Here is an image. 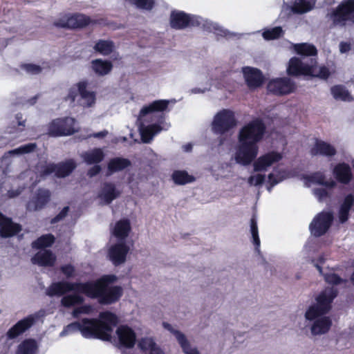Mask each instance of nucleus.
<instances>
[{"label": "nucleus", "instance_id": "obj_50", "mask_svg": "<svg viewBox=\"0 0 354 354\" xmlns=\"http://www.w3.org/2000/svg\"><path fill=\"white\" fill-rule=\"evenodd\" d=\"M130 3L142 9L150 10L152 8L154 0H128Z\"/></svg>", "mask_w": 354, "mask_h": 354}, {"label": "nucleus", "instance_id": "obj_30", "mask_svg": "<svg viewBox=\"0 0 354 354\" xmlns=\"http://www.w3.org/2000/svg\"><path fill=\"white\" fill-rule=\"evenodd\" d=\"M354 205V196L348 194L340 205L338 213L339 221L344 223L348 219V214Z\"/></svg>", "mask_w": 354, "mask_h": 354}, {"label": "nucleus", "instance_id": "obj_37", "mask_svg": "<svg viewBox=\"0 0 354 354\" xmlns=\"http://www.w3.org/2000/svg\"><path fill=\"white\" fill-rule=\"evenodd\" d=\"M68 28H81L86 26L91 21L90 18L84 15L75 14L69 15Z\"/></svg>", "mask_w": 354, "mask_h": 354}, {"label": "nucleus", "instance_id": "obj_25", "mask_svg": "<svg viewBox=\"0 0 354 354\" xmlns=\"http://www.w3.org/2000/svg\"><path fill=\"white\" fill-rule=\"evenodd\" d=\"M20 230L21 227L18 224L12 223L0 213V236L1 237L12 236Z\"/></svg>", "mask_w": 354, "mask_h": 354}, {"label": "nucleus", "instance_id": "obj_16", "mask_svg": "<svg viewBox=\"0 0 354 354\" xmlns=\"http://www.w3.org/2000/svg\"><path fill=\"white\" fill-rule=\"evenodd\" d=\"M333 214L329 212L319 214L310 225L311 233L315 236L324 234L329 228L333 221Z\"/></svg>", "mask_w": 354, "mask_h": 354}, {"label": "nucleus", "instance_id": "obj_23", "mask_svg": "<svg viewBox=\"0 0 354 354\" xmlns=\"http://www.w3.org/2000/svg\"><path fill=\"white\" fill-rule=\"evenodd\" d=\"M310 153L312 156H333L336 153V150L330 144L321 140H316L310 147Z\"/></svg>", "mask_w": 354, "mask_h": 354}, {"label": "nucleus", "instance_id": "obj_41", "mask_svg": "<svg viewBox=\"0 0 354 354\" xmlns=\"http://www.w3.org/2000/svg\"><path fill=\"white\" fill-rule=\"evenodd\" d=\"M172 179L178 185H185L195 180L194 176L189 175L185 171H175L172 174Z\"/></svg>", "mask_w": 354, "mask_h": 354}, {"label": "nucleus", "instance_id": "obj_13", "mask_svg": "<svg viewBox=\"0 0 354 354\" xmlns=\"http://www.w3.org/2000/svg\"><path fill=\"white\" fill-rule=\"evenodd\" d=\"M137 339L134 330L127 325H121L116 329L115 339L119 346L131 348L134 346Z\"/></svg>", "mask_w": 354, "mask_h": 354}, {"label": "nucleus", "instance_id": "obj_54", "mask_svg": "<svg viewBox=\"0 0 354 354\" xmlns=\"http://www.w3.org/2000/svg\"><path fill=\"white\" fill-rule=\"evenodd\" d=\"M69 15H64L54 22V25L60 28H68Z\"/></svg>", "mask_w": 354, "mask_h": 354}, {"label": "nucleus", "instance_id": "obj_27", "mask_svg": "<svg viewBox=\"0 0 354 354\" xmlns=\"http://www.w3.org/2000/svg\"><path fill=\"white\" fill-rule=\"evenodd\" d=\"M131 231L130 221L127 218H123L117 221L111 229L113 235L120 241H124Z\"/></svg>", "mask_w": 354, "mask_h": 354}, {"label": "nucleus", "instance_id": "obj_28", "mask_svg": "<svg viewBox=\"0 0 354 354\" xmlns=\"http://www.w3.org/2000/svg\"><path fill=\"white\" fill-rule=\"evenodd\" d=\"M304 183L306 187L314 184L325 185L327 188H333L336 183L333 180L326 181L324 175L321 172H317L304 177Z\"/></svg>", "mask_w": 354, "mask_h": 354}, {"label": "nucleus", "instance_id": "obj_17", "mask_svg": "<svg viewBox=\"0 0 354 354\" xmlns=\"http://www.w3.org/2000/svg\"><path fill=\"white\" fill-rule=\"evenodd\" d=\"M170 24L172 28L182 29L188 26L200 24L198 17L189 16L181 11H174L171 13Z\"/></svg>", "mask_w": 354, "mask_h": 354}, {"label": "nucleus", "instance_id": "obj_55", "mask_svg": "<svg viewBox=\"0 0 354 354\" xmlns=\"http://www.w3.org/2000/svg\"><path fill=\"white\" fill-rule=\"evenodd\" d=\"M62 272L66 275V277L69 278L74 274V268L71 265L64 266L61 268Z\"/></svg>", "mask_w": 354, "mask_h": 354}, {"label": "nucleus", "instance_id": "obj_46", "mask_svg": "<svg viewBox=\"0 0 354 354\" xmlns=\"http://www.w3.org/2000/svg\"><path fill=\"white\" fill-rule=\"evenodd\" d=\"M250 232L252 234L253 243L255 245L256 249L258 250L260 246V239L259 237L257 222L254 216H253L250 221Z\"/></svg>", "mask_w": 354, "mask_h": 354}, {"label": "nucleus", "instance_id": "obj_34", "mask_svg": "<svg viewBox=\"0 0 354 354\" xmlns=\"http://www.w3.org/2000/svg\"><path fill=\"white\" fill-rule=\"evenodd\" d=\"M162 128L158 124H151L148 126L141 125L140 132L142 140L144 142H149L153 137L160 132Z\"/></svg>", "mask_w": 354, "mask_h": 354}, {"label": "nucleus", "instance_id": "obj_32", "mask_svg": "<svg viewBox=\"0 0 354 354\" xmlns=\"http://www.w3.org/2000/svg\"><path fill=\"white\" fill-rule=\"evenodd\" d=\"M131 162L128 159L123 158H115L109 160L108 163L107 175H111L115 172L122 171L128 167Z\"/></svg>", "mask_w": 354, "mask_h": 354}, {"label": "nucleus", "instance_id": "obj_1", "mask_svg": "<svg viewBox=\"0 0 354 354\" xmlns=\"http://www.w3.org/2000/svg\"><path fill=\"white\" fill-rule=\"evenodd\" d=\"M115 279L114 275H106L97 281L86 283L55 282L46 289V295L50 297L61 296L68 292L75 291L91 298H98L100 304H109L118 301L122 295L120 287L109 286Z\"/></svg>", "mask_w": 354, "mask_h": 354}, {"label": "nucleus", "instance_id": "obj_7", "mask_svg": "<svg viewBox=\"0 0 354 354\" xmlns=\"http://www.w3.org/2000/svg\"><path fill=\"white\" fill-rule=\"evenodd\" d=\"M236 125L234 113L230 109H223L218 112L212 121V131L223 134Z\"/></svg>", "mask_w": 354, "mask_h": 354}, {"label": "nucleus", "instance_id": "obj_8", "mask_svg": "<svg viewBox=\"0 0 354 354\" xmlns=\"http://www.w3.org/2000/svg\"><path fill=\"white\" fill-rule=\"evenodd\" d=\"M233 158L237 164L246 166L250 165L257 157L259 152L257 145L239 142Z\"/></svg>", "mask_w": 354, "mask_h": 354}, {"label": "nucleus", "instance_id": "obj_63", "mask_svg": "<svg viewBox=\"0 0 354 354\" xmlns=\"http://www.w3.org/2000/svg\"><path fill=\"white\" fill-rule=\"evenodd\" d=\"M183 147V149L185 151H189L191 150L192 146L191 144H187V145H184Z\"/></svg>", "mask_w": 354, "mask_h": 354}, {"label": "nucleus", "instance_id": "obj_31", "mask_svg": "<svg viewBox=\"0 0 354 354\" xmlns=\"http://www.w3.org/2000/svg\"><path fill=\"white\" fill-rule=\"evenodd\" d=\"M82 158L88 165L97 164L104 158V153L102 149L95 148L81 154Z\"/></svg>", "mask_w": 354, "mask_h": 354}, {"label": "nucleus", "instance_id": "obj_62", "mask_svg": "<svg viewBox=\"0 0 354 354\" xmlns=\"http://www.w3.org/2000/svg\"><path fill=\"white\" fill-rule=\"evenodd\" d=\"M209 88H205V89H203V90H201L200 88H193L192 90V92L194 93H204L205 91L208 90Z\"/></svg>", "mask_w": 354, "mask_h": 354}, {"label": "nucleus", "instance_id": "obj_10", "mask_svg": "<svg viewBox=\"0 0 354 354\" xmlns=\"http://www.w3.org/2000/svg\"><path fill=\"white\" fill-rule=\"evenodd\" d=\"M87 83L86 82H80L73 85L69 90L67 99L72 102L75 101L77 94L81 97L80 104L83 106H91L95 102V95L93 91L87 90Z\"/></svg>", "mask_w": 354, "mask_h": 354}, {"label": "nucleus", "instance_id": "obj_26", "mask_svg": "<svg viewBox=\"0 0 354 354\" xmlns=\"http://www.w3.org/2000/svg\"><path fill=\"white\" fill-rule=\"evenodd\" d=\"M55 260V255L49 250H40L31 259L32 263L40 266H52Z\"/></svg>", "mask_w": 354, "mask_h": 354}, {"label": "nucleus", "instance_id": "obj_51", "mask_svg": "<svg viewBox=\"0 0 354 354\" xmlns=\"http://www.w3.org/2000/svg\"><path fill=\"white\" fill-rule=\"evenodd\" d=\"M327 189L328 188L326 187V188H317L313 189V194L319 201H324L328 198L329 194Z\"/></svg>", "mask_w": 354, "mask_h": 354}, {"label": "nucleus", "instance_id": "obj_29", "mask_svg": "<svg viewBox=\"0 0 354 354\" xmlns=\"http://www.w3.org/2000/svg\"><path fill=\"white\" fill-rule=\"evenodd\" d=\"M169 102V100H156L149 105L143 106L140 110V116L144 117L149 113H162L166 110Z\"/></svg>", "mask_w": 354, "mask_h": 354}, {"label": "nucleus", "instance_id": "obj_60", "mask_svg": "<svg viewBox=\"0 0 354 354\" xmlns=\"http://www.w3.org/2000/svg\"><path fill=\"white\" fill-rule=\"evenodd\" d=\"M16 120L18 123L19 130H20V131L24 129V127H25V120H22L21 115H19V114H17L16 115Z\"/></svg>", "mask_w": 354, "mask_h": 354}, {"label": "nucleus", "instance_id": "obj_48", "mask_svg": "<svg viewBox=\"0 0 354 354\" xmlns=\"http://www.w3.org/2000/svg\"><path fill=\"white\" fill-rule=\"evenodd\" d=\"M22 70L25 71L26 73L30 75H37L42 71L43 68L34 64H24L21 66Z\"/></svg>", "mask_w": 354, "mask_h": 354}, {"label": "nucleus", "instance_id": "obj_40", "mask_svg": "<svg viewBox=\"0 0 354 354\" xmlns=\"http://www.w3.org/2000/svg\"><path fill=\"white\" fill-rule=\"evenodd\" d=\"M331 93L333 97L337 100L351 101L352 96L349 92L342 86H335L331 88Z\"/></svg>", "mask_w": 354, "mask_h": 354}, {"label": "nucleus", "instance_id": "obj_43", "mask_svg": "<svg viewBox=\"0 0 354 354\" xmlns=\"http://www.w3.org/2000/svg\"><path fill=\"white\" fill-rule=\"evenodd\" d=\"M55 241V237L51 234H46L39 237L37 241L32 243V247L35 248H43L50 246Z\"/></svg>", "mask_w": 354, "mask_h": 354}, {"label": "nucleus", "instance_id": "obj_15", "mask_svg": "<svg viewBox=\"0 0 354 354\" xmlns=\"http://www.w3.org/2000/svg\"><path fill=\"white\" fill-rule=\"evenodd\" d=\"M283 158L281 153L270 151L260 156L253 162V168L255 171H266Z\"/></svg>", "mask_w": 354, "mask_h": 354}, {"label": "nucleus", "instance_id": "obj_53", "mask_svg": "<svg viewBox=\"0 0 354 354\" xmlns=\"http://www.w3.org/2000/svg\"><path fill=\"white\" fill-rule=\"evenodd\" d=\"M210 26L212 28H210V30H214L216 34L221 36H227L229 32L227 30L223 29L222 27H221L218 24L216 23L211 22Z\"/></svg>", "mask_w": 354, "mask_h": 354}, {"label": "nucleus", "instance_id": "obj_12", "mask_svg": "<svg viewBox=\"0 0 354 354\" xmlns=\"http://www.w3.org/2000/svg\"><path fill=\"white\" fill-rule=\"evenodd\" d=\"M75 167V162L70 160L59 165L45 164L40 166V169L39 168L37 169L39 170L42 176L54 173L57 177H65L71 173Z\"/></svg>", "mask_w": 354, "mask_h": 354}, {"label": "nucleus", "instance_id": "obj_33", "mask_svg": "<svg viewBox=\"0 0 354 354\" xmlns=\"http://www.w3.org/2000/svg\"><path fill=\"white\" fill-rule=\"evenodd\" d=\"M291 175L286 171H281L278 168H274L272 171L269 174L268 176V183L270 185V187H268L269 192L271 191V188L275 185L278 184L281 181L290 178Z\"/></svg>", "mask_w": 354, "mask_h": 354}, {"label": "nucleus", "instance_id": "obj_9", "mask_svg": "<svg viewBox=\"0 0 354 354\" xmlns=\"http://www.w3.org/2000/svg\"><path fill=\"white\" fill-rule=\"evenodd\" d=\"M77 130L75 121L72 118L56 119L48 126V133L53 136H69Z\"/></svg>", "mask_w": 354, "mask_h": 354}, {"label": "nucleus", "instance_id": "obj_18", "mask_svg": "<svg viewBox=\"0 0 354 354\" xmlns=\"http://www.w3.org/2000/svg\"><path fill=\"white\" fill-rule=\"evenodd\" d=\"M296 88L295 83L290 78H277L268 84V90L275 95H286Z\"/></svg>", "mask_w": 354, "mask_h": 354}, {"label": "nucleus", "instance_id": "obj_38", "mask_svg": "<svg viewBox=\"0 0 354 354\" xmlns=\"http://www.w3.org/2000/svg\"><path fill=\"white\" fill-rule=\"evenodd\" d=\"M37 348V344L35 340L26 339L19 345L16 354H36Z\"/></svg>", "mask_w": 354, "mask_h": 354}, {"label": "nucleus", "instance_id": "obj_44", "mask_svg": "<svg viewBox=\"0 0 354 354\" xmlns=\"http://www.w3.org/2000/svg\"><path fill=\"white\" fill-rule=\"evenodd\" d=\"M36 148V145L35 143H28L24 145H22L17 149L9 151L6 153L7 155L11 156H20L26 153H28L32 152Z\"/></svg>", "mask_w": 354, "mask_h": 354}, {"label": "nucleus", "instance_id": "obj_19", "mask_svg": "<svg viewBox=\"0 0 354 354\" xmlns=\"http://www.w3.org/2000/svg\"><path fill=\"white\" fill-rule=\"evenodd\" d=\"M129 251V248L125 241H119L109 248V257L114 265H120L125 262Z\"/></svg>", "mask_w": 354, "mask_h": 354}, {"label": "nucleus", "instance_id": "obj_21", "mask_svg": "<svg viewBox=\"0 0 354 354\" xmlns=\"http://www.w3.org/2000/svg\"><path fill=\"white\" fill-rule=\"evenodd\" d=\"M242 72L249 88H254L262 84L263 77L261 72L257 68L245 66L242 68Z\"/></svg>", "mask_w": 354, "mask_h": 354}, {"label": "nucleus", "instance_id": "obj_56", "mask_svg": "<svg viewBox=\"0 0 354 354\" xmlns=\"http://www.w3.org/2000/svg\"><path fill=\"white\" fill-rule=\"evenodd\" d=\"M100 171H101V167L96 164L95 165H94L92 168H91L88 171V175L90 177H93V176L97 175V174H99Z\"/></svg>", "mask_w": 354, "mask_h": 354}, {"label": "nucleus", "instance_id": "obj_14", "mask_svg": "<svg viewBox=\"0 0 354 354\" xmlns=\"http://www.w3.org/2000/svg\"><path fill=\"white\" fill-rule=\"evenodd\" d=\"M162 326L175 337L185 354H201L198 348L191 344L184 333L176 329L170 324L167 322H163Z\"/></svg>", "mask_w": 354, "mask_h": 354}, {"label": "nucleus", "instance_id": "obj_3", "mask_svg": "<svg viewBox=\"0 0 354 354\" xmlns=\"http://www.w3.org/2000/svg\"><path fill=\"white\" fill-rule=\"evenodd\" d=\"M294 49L297 53L304 57L290 59L287 69L289 75H311L324 80L329 77L330 72L328 68L325 66H317L315 59L306 57L317 54V49L313 45L306 43L295 44Z\"/></svg>", "mask_w": 354, "mask_h": 354}, {"label": "nucleus", "instance_id": "obj_24", "mask_svg": "<svg viewBox=\"0 0 354 354\" xmlns=\"http://www.w3.org/2000/svg\"><path fill=\"white\" fill-rule=\"evenodd\" d=\"M333 174L335 179L343 184H348L353 176L350 166L346 163L336 165L333 168Z\"/></svg>", "mask_w": 354, "mask_h": 354}, {"label": "nucleus", "instance_id": "obj_20", "mask_svg": "<svg viewBox=\"0 0 354 354\" xmlns=\"http://www.w3.org/2000/svg\"><path fill=\"white\" fill-rule=\"evenodd\" d=\"M316 0H295L293 5L284 4L282 13L290 15V13L303 14L311 10L315 6Z\"/></svg>", "mask_w": 354, "mask_h": 354}, {"label": "nucleus", "instance_id": "obj_59", "mask_svg": "<svg viewBox=\"0 0 354 354\" xmlns=\"http://www.w3.org/2000/svg\"><path fill=\"white\" fill-rule=\"evenodd\" d=\"M351 49V44L347 42H341L339 44V51L342 53H346Z\"/></svg>", "mask_w": 354, "mask_h": 354}, {"label": "nucleus", "instance_id": "obj_11", "mask_svg": "<svg viewBox=\"0 0 354 354\" xmlns=\"http://www.w3.org/2000/svg\"><path fill=\"white\" fill-rule=\"evenodd\" d=\"M46 315L44 310H39L19 321L7 333L9 339H14L30 328L36 322Z\"/></svg>", "mask_w": 354, "mask_h": 354}, {"label": "nucleus", "instance_id": "obj_61", "mask_svg": "<svg viewBox=\"0 0 354 354\" xmlns=\"http://www.w3.org/2000/svg\"><path fill=\"white\" fill-rule=\"evenodd\" d=\"M107 134H108V131L104 130V131H100L99 133H95L93 135V137H95V138H103V137L106 136Z\"/></svg>", "mask_w": 354, "mask_h": 354}, {"label": "nucleus", "instance_id": "obj_49", "mask_svg": "<svg viewBox=\"0 0 354 354\" xmlns=\"http://www.w3.org/2000/svg\"><path fill=\"white\" fill-rule=\"evenodd\" d=\"M265 177V175L261 174H252L248 178V183L250 186H259L263 184Z\"/></svg>", "mask_w": 354, "mask_h": 354}, {"label": "nucleus", "instance_id": "obj_36", "mask_svg": "<svg viewBox=\"0 0 354 354\" xmlns=\"http://www.w3.org/2000/svg\"><path fill=\"white\" fill-rule=\"evenodd\" d=\"M91 68L96 74L99 75H105L111 71L112 68V64L108 61L95 59L92 61Z\"/></svg>", "mask_w": 354, "mask_h": 354}, {"label": "nucleus", "instance_id": "obj_6", "mask_svg": "<svg viewBox=\"0 0 354 354\" xmlns=\"http://www.w3.org/2000/svg\"><path fill=\"white\" fill-rule=\"evenodd\" d=\"M265 125L259 119H255L245 124L239 131V142L256 144L259 142L263 136Z\"/></svg>", "mask_w": 354, "mask_h": 354}, {"label": "nucleus", "instance_id": "obj_42", "mask_svg": "<svg viewBox=\"0 0 354 354\" xmlns=\"http://www.w3.org/2000/svg\"><path fill=\"white\" fill-rule=\"evenodd\" d=\"M113 48V43L108 40H100L94 46V49L103 55L110 54Z\"/></svg>", "mask_w": 354, "mask_h": 354}, {"label": "nucleus", "instance_id": "obj_64", "mask_svg": "<svg viewBox=\"0 0 354 354\" xmlns=\"http://www.w3.org/2000/svg\"><path fill=\"white\" fill-rule=\"evenodd\" d=\"M351 281H353V283H354V272L353 273L352 276H351Z\"/></svg>", "mask_w": 354, "mask_h": 354}, {"label": "nucleus", "instance_id": "obj_39", "mask_svg": "<svg viewBox=\"0 0 354 354\" xmlns=\"http://www.w3.org/2000/svg\"><path fill=\"white\" fill-rule=\"evenodd\" d=\"M84 300V297L79 294H71L62 298L61 304L64 307L69 308L82 304Z\"/></svg>", "mask_w": 354, "mask_h": 354}, {"label": "nucleus", "instance_id": "obj_47", "mask_svg": "<svg viewBox=\"0 0 354 354\" xmlns=\"http://www.w3.org/2000/svg\"><path fill=\"white\" fill-rule=\"evenodd\" d=\"M94 311V308L91 305H82L75 308L73 312L72 315L73 317L77 318L80 315H91Z\"/></svg>", "mask_w": 354, "mask_h": 354}, {"label": "nucleus", "instance_id": "obj_58", "mask_svg": "<svg viewBox=\"0 0 354 354\" xmlns=\"http://www.w3.org/2000/svg\"><path fill=\"white\" fill-rule=\"evenodd\" d=\"M68 207H64L62 212L55 218L53 219L52 222L55 223L61 220L62 218H64L66 214L68 213Z\"/></svg>", "mask_w": 354, "mask_h": 354}, {"label": "nucleus", "instance_id": "obj_57", "mask_svg": "<svg viewBox=\"0 0 354 354\" xmlns=\"http://www.w3.org/2000/svg\"><path fill=\"white\" fill-rule=\"evenodd\" d=\"M325 259H326V257H324V255H322L319 257V260L317 261H315V260L312 261L314 266L317 268V270H319V272L320 273H322V272L320 265L324 263Z\"/></svg>", "mask_w": 354, "mask_h": 354}, {"label": "nucleus", "instance_id": "obj_4", "mask_svg": "<svg viewBox=\"0 0 354 354\" xmlns=\"http://www.w3.org/2000/svg\"><path fill=\"white\" fill-rule=\"evenodd\" d=\"M337 296V290L333 288H327L316 299V303L310 306L305 313V318L313 321L310 327L313 335H320L327 333L331 326V320L323 317L330 309V304Z\"/></svg>", "mask_w": 354, "mask_h": 354}, {"label": "nucleus", "instance_id": "obj_52", "mask_svg": "<svg viewBox=\"0 0 354 354\" xmlns=\"http://www.w3.org/2000/svg\"><path fill=\"white\" fill-rule=\"evenodd\" d=\"M324 278L327 283L335 285L340 283L342 281L339 277L334 273L326 274H325Z\"/></svg>", "mask_w": 354, "mask_h": 354}, {"label": "nucleus", "instance_id": "obj_35", "mask_svg": "<svg viewBox=\"0 0 354 354\" xmlns=\"http://www.w3.org/2000/svg\"><path fill=\"white\" fill-rule=\"evenodd\" d=\"M50 193L48 190H40L35 201H30L28 204V209L30 210H37L41 209L49 200Z\"/></svg>", "mask_w": 354, "mask_h": 354}, {"label": "nucleus", "instance_id": "obj_22", "mask_svg": "<svg viewBox=\"0 0 354 354\" xmlns=\"http://www.w3.org/2000/svg\"><path fill=\"white\" fill-rule=\"evenodd\" d=\"M120 194L112 183H104L98 192L97 197L102 204H109Z\"/></svg>", "mask_w": 354, "mask_h": 354}, {"label": "nucleus", "instance_id": "obj_2", "mask_svg": "<svg viewBox=\"0 0 354 354\" xmlns=\"http://www.w3.org/2000/svg\"><path fill=\"white\" fill-rule=\"evenodd\" d=\"M118 323L117 316L109 311L101 313L99 319L84 318L66 326L60 336H65L74 331L80 330L85 338H99L108 340L111 337L113 328Z\"/></svg>", "mask_w": 354, "mask_h": 354}, {"label": "nucleus", "instance_id": "obj_45", "mask_svg": "<svg viewBox=\"0 0 354 354\" xmlns=\"http://www.w3.org/2000/svg\"><path fill=\"white\" fill-rule=\"evenodd\" d=\"M283 35V30L281 27H274L263 31L262 35L266 40L275 39Z\"/></svg>", "mask_w": 354, "mask_h": 354}, {"label": "nucleus", "instance_id": "obj_5", "mask_svg": "<svg viewBox=\"0 0 354 354\" xmlns=\"http://www.w3.org/2000/svg\"><path fill=\"white\" fill-rule=\"evenodd\" d=\"M327 17L335 26L354 24V0H345L336 8L330 10Z\"/></svg>", "mask_w": 354, "mask_h": 354}]
</instances>
